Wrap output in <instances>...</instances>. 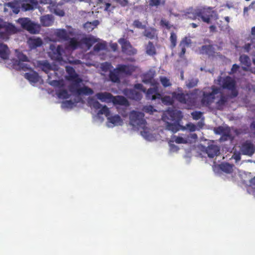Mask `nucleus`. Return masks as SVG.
<instances>
[{
    "label": "nucleus",
    "mask_w": 255,
    "mask_h": 255,
    "mask_svg": "<svg viewBox=\"0 0 255 255\" xmlns=\"http://www.w3.org/2000/svg\"><path fill=\"white\" fill-rule=\"evenodd\" d=\"M96 97L102 102H112L115 105L125 106L129 105L128 100L125 97L122 96H114L112 94L107 92L98 93L96 94Z\"/></svg>",
    "instance_id": "obj_1"
},
{
    "label": "nucleus",
    "mask_w": 255,
    "mask_h": 255,
    "mask_svg": "<svg viewBox=\"0 0 255 255\" xmlns=\"http://www.w3.org/2000/svg\"><path fill=\"white\" fill-rule=\"evenodd\" d=\"M158 83L153 85V87L149 88L147 90L144 88L142 84L138 83L134 84L133 87L135 89L140 90L145 93L146 99L148 100L155 101L160 100L161 98V94L159 92Z\"/></svg>",
    "instance_id": "obj_2"
},
{
    "label": "nucleus",
    "mask_w": 255,
    "mask_h": 255,
    "mask_svg": "<svg viewBox=\"0 0 255 255\" xmlns=\"http://www.w3.org/2000/svg\"><path fill=\"white\" fill-rule=\"evenodd\" d=\"M211 89V91L205 90L202 92L200 102L203 106L210 107L215 100L216 95L220 93V88L215 86H212Z\"/></svg>",
    "instance_id": "obj_3"
},
{
    "label": "nucleus",
    "mask_w": 255,
    "mask_h": 255,
    "mask_svg": "<svg viewBox=\"0 0 255 255\" xmlns=\"http://www.w3.org/2000/svg\"><path fill=\"white\" fill-rule=\"evenodd\" d=\"M144 114L140 112L132 111L129 114V123L133 127L138 129L146 128V122L144 119Z\"/></svg>",
    "instance_id": "obj_4"
},
{
    "label": "nucleus",
    "mask_w": 255,
    "mask_h": 255,
    "mask_svg": "<svg viewBox=\"0 0 255 255\" xmlns=\"http://www.w3.org/2000/svg\"><path fill=\"white\" fill-rule=\"evenodd\" d=\"M180 93L173 92L172 96L174 100H177L182 104H186L188 106H192L195 103L194 94L192 93H184L182 92V88L177 89Z\"/></svg>",
    "instance_id": "obj_5"
},
{
    "label": "nucleus",
    "mask_w": 255,
    "mask_h": 255,
    "mask_svg": "<svg viewBox=\"0 0 255 255\" xmlns=\"http://www.w3.org/2000/svg\"><path fill=\"white\" fill-rule=\"evenodd\" d=\"M21 26L30 33L36 34L39 32L40 26L32 22L28 18H20L17 20Z\"/></svg>",
    "instance_id": "obj_6"
},
{
    "label": "nucleus",
    "mask_w": 255,
    "mask_h": 255,
    "mask_svg": "<svg viewBox=\"0 0 255 255\" xmlns=\"http://www.w3.org/2000/svg\"><path fill=\"white\" fill-rule=\"evenodd\" d=\"M121 46L122 51L128 56H132L137 53V50L130 44L129 40L125 38H121L118 40Z\"/></svg>",
    "instance_id": "obj_7"
},
{
    "label": "nucleus",
    "mask_w": 255,
    "mask_h": 255,
    "mask_svg": "<svg viewBox=\"0 0 255 255\" xmlns=\"http://www.w3.org/2000/svg\"><path fill=\"white\" fill-rule=\"evenodd\" d=\"M221 86L223 89L231 91L233 97H236L238 96L236 82L231 77L227 76L224 78L222 81Z\"/></svg>",
    "instance_id": "obj_8"
},
{
    "label": "nucleus",
    "mask_w": 255,
    "mask_h": 255,
    "mask_svg": "<svg viewBox=\"0 0 255 255\" xmlns=\"http://www.w3.org/2000/svg\"><path fill=\"white\" fill-rule=\"evenodd\" d=\"M50 50L49 55L52 59L58 61H62V55L64 53V50L61 45L56 47L54 45L51 44L50 46Z\"/></svg>",
    "instance_id": "obj_9"
},
{
    "label": "nucleus",
    "mask_w": 255,
    "mask_h": 255,
    "mask_svg": "<svg viewBox=\"0 0 255 255\" xmlns=\"http://www.w3.org/2000/svg\"><path fill=\"white\" fill-rule=\"evenodd\" d=\"M240 151L242 154L251 156L255 152V146L251 141L246 140L241 144Z\"/></svg>",
    "instance_id": "obj_10"
},
{
    "label": "nucleus",
    "mask_w": 255,
    "mask_h": 255,
    "mask_svg": "<svg viewBox=\"0 0 255 255\" xmlns=\"http://www.w3.org/2000/svg\"><path fill=\"white\" fill-rule=\"evenodd\" d=\"M17 57L18 60H16L13 62V65L17 67V68L19 70L26 71L29 69V65L22 62L28 61V57L22 53H19Z\"/></svg>",
    "instance_id": "obj_11"
},
{
    "label": "nucleus",
    "mask_w": 255,
    "mask_h": 255,
    "mask_svg": "<svg viewBox=\"0 0 255 255\" xmlns=\"http://www.w3.org/2000/svg\"><path fill=\"white\" fill-rule=\"evenodd\" d=\"M66 70L68 74L67 79L74 82L73 85H76L77 86H78L79 84L82 82V80L76 73L75 69L72 67L68 66L66 67Z\"/></svg>",
    "instance_id": "obj_12"
},
{
    "label": "nucleus",
    "mask_w": 255,
    "mask_h": 255,
    "mask_svg": "<svg viewBox=\"0 0 255 255\" xmlns=\"http://www.w3.org/2000/svg\"><path fill=\"white\" fill-rule=\"evenodd\" d=\"M76 87H77L76 85H70L69 86L70 91L72 93H75L79 95L82 94L85 95H92L94 93L93 90L87 86L78 88H76Z\"/></svg>",
    "instance_id": "obj_13"
},
{
    "label": "nucleus",
    "mask_w": 255,
    "mask_h": 255,
    "mask_svg": "<svg viewBox=\"0 0 255 255\" xmlns=\"http://www.w3.org/2000/svg\"><path fill=\"white\" fill-rule=\"evenodd\" d=\"M136 89H126L124 94L129 99L139 101L141 100L142 95L141 92L136 91Z\"/></svg>",
    "instance_id": "obj_14"
},
{
    "label": "nucleus",
    "mask_w": 255,
    "mask_h": 255,
    "mask_svg": "<svg viewBox=\"0 0 255 255\" xmlns=\"http://www.w3.org/2000/svg\"><path fill=\"white\" fill-rule=\"evenodd\" d=\"M198 18H201L202 20L207 23H210V19L212 16L210 10L206 8H203L197 9Z\"/></svg>",
    "instance_id": "obj_15"
},
{
    "label": "nucleus",
    "mask_w": 255,
    "mask_h": 255,
    "mask_svg": "<svg viewBox=\"0 0 255 255\" xmlns=\"http://www.w3.org/2000/svg\"><path fill=\"white\" fill-rule=\"evenodd\" d=\"M21 8L24 11L33 10L38 5L37 0H22L21 2Z\"/></svg>",
    "instance_id": "obj_16"
},
{
    "label": "nucleus",
    "mask_w": 255,
    "mask_h": 255,
    "mask_svg": "<svg viewBox=\"0 0 255 255\" xmlns=\"http://www.w3.org/2000/svg\"><path fill=\"white\" fill-rule=\"evenodd\" d=\"M116 70H118L120 73L130 75L134 71V68L131 65L120 64L116 68Z\"/></svg>",
    "instance_id": "obj_17"
},
{
    "label": "nucleus",
    "mask_w": 255,
    "mask_h": 255,
    "mask_svg": "<svg viewBox=\"0 0 255 255\" xmlns=\"http://www.w3.org/2000/svg\"><path fill=\"white\" fill-rule=\"evenodd\" d=\"M165 122L166 128L173 133L177 132L180 129L184 130L186 128V127L181 126L177 122L173 123H171L166 121Z\"/></svg>",
    "instance_id": "obj_18"
},
{
    "label": "nucleus",
    "mask_w": 255,
    "mask_h": 255,
    "mask_svg": "<svg viewBox=\"0 0 255 255\" xmlns=\"http://www.w3.org/2000/svg\"><path fill=\"white\" fill-rule=\"evenodd\" d=\"M27 42L30 49H36V48L41 46L43 44V41L41 38L39 37H30L28 39Z\"/></svg>",
    "instance_id": "obj_19"
},
{
    "label": "nucleus",
    "mask_w": 255,
    "mask_h": 255,
    "mask_svg": "<svg viewBox=\"0 0 255 255\" xmlns=\"http://www.w3.org/2000/svg\"><path fill=\"white\" fill-rule=\"evenodd\" d=\"M24 77L31 83H36L39 82L40 80V77L38 73L33 70H31L29 72L25 73L24 75Z\"/></svg>",
    "instance_id": "obj_20"
},
{
    "label": "nucleus",
    "mask_w": 255,
    "mask_h": 255,
    "mask_svg": "<svg viewBox=\"0 0 255 255\" xmlns=\"http://www.w3.org/2000/svg\"><path fill=\"white\" fill-rule=\"evenodd\" d=\"M206 152L210 158L217 156L220 153V149L217 145L211 144L206 149Z\"/></svg>",
    "instance_id": "obj_21"
},
{
    "label": "nucleus",
    "mask_w": 255,
    "mask_h": 255,
    "mask_svg": "<svg viewBox=\"0 0 255 255\" xmlns=\"http://www.w3.org/2000/svg\"><path fill=\"white\" fill-rule=\"evenodd\" d=\"M180 114V111H177L173 110H168L163 116L162 119L164 121H165L166 119H170L171 121H173L179 118Z\"/></svg>",
    "instance_id": "obj_22"
},
{
    "label": "nucleus",
    "mask_w": 255,
    "mask_h": 255,
    "mask_svg": "<svg viewBox=\"0 0 255 255\" xmlns=\"http://www.w3.org/2000/svg\"><path fill=\"white\" fill-rule=\"evenodd\" d=\"M155 73L151 71L147 72L143 75L142 82L145 84H150L154 85L157 83L154 80Z\"/></svg>",
    "instance_id": "obj_23"
},
{
    "label": "nucleus",
    "mask_w": 255,
    "mask_h": 255,
    "mask_svg": "<svg viewBox=\"0 0 255 255\" xmlns=\"http://www.w3.org/2000/svg\"><path fill=\"white\" fill-rule=\"evenodd\" d=\"M40 20L43 26H50L54 22V17L51 14L42 15L40 17Z\"/></svg>",
    "instance_id": "obj_24"
},
{
    "label": "nucleus",
    "mask_w": 255,
    "mask_h": 255,
    "mask_svg": "<svg viewBox=\"0 0 255 255\" xmlns=\"http://www.w3.org/2000/svg\"><path fill=\"white\" fill-rule=\"evenodd\" d=\"M228 97L222 94L219 99L215 103V109L217 110L222 111L228 102Z\"/></svg>",
    "instance_id": "obj_25"
},
{
    "label": "nucleus",
    "mask_w": 255,
    "mask_h": 255,
    "mask_svg": "<svg viewBox=\"0 0 255 255\" xmlns=\"http://www.w3.org/2000/svg\"><path fill=\"white\" fill-rule=\"evenodd\" d=\"M143 35L150 39L157 38V33L156 29L153 27H148L144 30Z\"/></svg>",
    "instance_id": "obj_26"
},
{
    "label": "nucleus",
    "mask_w": 255,
    "mask_h": 255,
    "mask_svg": "<svg viewBox=\"0 0 255 255\" xmlns=\"http://www.w3.org/2000/svg\"><path fill=\"white\" fill-rule=\"evenodd\" d=\"M98 40L92 35L83 37L81 39V43L85 44L88 48H90Z\"/></svg>",
    "instance_id": "obj_27"
},
{
    "label": "nucleus",
    "mask_w": 255,
    "mask_h": 255,
    "mask_svg": "<svg viewBox=\"0 0 255 255\" xmlns=\"http://www.w3.org/2000/svg\"><path fill=\"white\" fill-rule=\"evenodd\" d=\"M201 54H206L209 56H214L215 54L214 48L212 45H203L200 49Z\"/></svg>",
    "instance_id": "obj_28"
},
{
    "label": "nucleus",
    "mask_w": 255,
    "mask_h": 255,
    "mask_svg": "<svg viewBox=\"0 0 255 255\" xmlns=\"http://www.w3.org/2000/svg\"><path fill=\"white\" fill-rule=\"evenodd\" d=\"M9 50L5 44H0V57L3 59H7L9 57Z\"/></svg>",
    "instance_id": "obj_29"
},
{
    "label": "nucleus",
    "mask_w": 255,
    "mask_h": 255,
    "mask_svg": "<svg viewBox=\"0 0 255 255\" xmlns=\"http://www.w3.org/2000/svg\"><path fill=\"white\" fill-rule=\"evenodd\" d=\"M55 35L60 39L67 41L69 39V35L64 29H59L55 32Z\"/></svg>",
    "instance_id": "obj_30"
},
{
    "label": "nucleus",
    "mask_w": 255,
    "mask_h": 255,
    "mask_svg": "<svg viewBox=\"0 0 255 255\" xmlns=\"http://www.w3.org/2000/svg\"><path fill=\"white\" fill-rule=\"evenodd\" d=\"M108 120L110 123L115 126L122 125L123 123V120L118 115L108 117Z\"/></svg>",
    "instance_id": "obj_31"
},
{
    "label": "nucleus",
    "mask_w": 255,
    "mask_h": 255,
    "mask_svg": "<svg viewBox=\"0 0 255 255\" xmlns=\"http://www.w3.org/2000/svg\"><path fill=\"white\" fill-rule=\"evenodd\" d=\"M120 72L118 70H116V68L113 71H110L109 73V78L110 80L114 83L120 82Z\"/></svg>",
    "instance_id": "obj_32"
},
{
    "label": "nucleus",
    "mask_w": 255,
    "mask_h": 255,
    "mask_svg": "<svg viewBox=\"0 0 255 255\" xmlns=\"http://www.w3.org/2000/svg\"><path fill=\"white\" fill-rule=\"evenodd\" d=\"M145 50L146 54L149 55L153 56L156 53V48L153 43L151 41H149L145 46Z\"/></svg>",
    "instance_id": "obj_33"
},
{
    "label": "nucleus",
    "mask_w": 255,
    "mask_h": 255,
    "mask_svg": "<svg viewBox=\"0 0 255 255\" xmlns=\"http://www.w3.org/2000/svg\"><path fill=\"white\" fill-rule=\"evenodd\" d=\"M99 24L97 20H94L93 22H87L84 24V28L88 31H91Z\"/></svg>",
    "instance_id": "obj_34"
},
{
    "label": "nucleus",
    "mask_w": 255,
    "mask_h": 255,
    "mask_svg": "<svg viewBox=\"0 0 255 255\" xmlns=\"http://www.w3.org/2000/svg\"><path fill=\"white\" fill-rule=\"evenodd\" d=\"M233 166L229 163H222L220 165L221 170L227 173H230L233 171Z\"/></svg>",
    "instance_id": "obj_35"
},
{
    "label": "nucleus",
    "mask_w": 255,
    "mask_h": 255,
    "mask_svg": "<svg viewBox=\"0 0 255 255\" xmlns=\"http://www.w3.org/2000/svg\"><path fill=\"white\" fill-rule=\"evenodd\" d=\"M161 100L162 102L165 105L167 106H171L174 104V99L172 96V97L169 96H165L161 98L160 99Z\"/></svg>",
    "instance_id": "obj_36"
},
{
    "label": "nucleus",
    "mask_w": 255,
    "mask_h": 255,
    "mask_svg": "<svg viewBox=\"0 0 255 255\" xmlns=\"http://www.w3.org/2000/svg\"><path fill=\"white\" fill-rule=\"evenodd\" d=\"M184 17L186 19H190L192 20H195L198 18L197 9L193 11L187 12L184 14Z\"/></svg>",
    "instance_id": "obj_37"
},
{
    "label": "nucleus",
    "mask_w": 255,
    "mask_h": 255,
    "mask_svg": "<svg viewBox=\"0 0 255 255\" xmlns=\"http://www.w3.org/2000/svg\"><path fill=\"white\" fill-rule=\"evenodd\" d=\"M165 4V0H150L149 5L150 7H158L160 5H164Z\"/></svg>",
    "instance_id": "obj_38"
},
{
    "label": "nucleus",
    "mask_w": 255,
    "mask_h": 255,
    "mask_svg": "<svg viewBox=\"0 0 255 255\" xmlns=\"http://www.w3.org/2000/svg\"><path fill=\"white\" fill-rule=\"evenodd\" d=\"M240 60L241 63L247 67L251 65V60L249 57L246 55H243L240 57Z\"/></svg>",
    "instance_id": "obj_39"
},
{
    "label": "nucleus",
    "mask_w": 255,
    "mask_h": 255,
    "mask_svg": "<svg viewBox=\"0 0 255 255\" xmlns=\"http://www.w3.org/2000/svg\"><path fill=\"white\" fill-rule=\"evenodd\" d=\"M4 30L9 35L14 34L17 32L16 28L13 25L10 23L5 26Z\"/></svg>",
    "instance_id": "obj_40"
},
{
    "label": "nucleus",
    "mask_w": 255,
    "mask_h": 255,
    "mask_svg": "<svg viewBox=\"0 0 255 255\" xmlns=\"http://www.w3.org/2000/svg\"><path fill=\"white\" fill-rule=\"evenodd\" d=\"M232 138L230 130L228 128L221 134L220 138L221 141H225Z\"/></svg>",
    "instance_id": "obj_41"
},
{
    "label": "nucleus",
    "mask_w": 255,
    "mask_h": 255,
    "mask_svg": "<svg viewBox=\"0 0 255 255\" xmlns=\"http://www.w3.org/2000/svg\"><path fill=\"white\" fill-rule=\"evenodd\" d=\"M39 66L42 70L46 73L51 69V66L47 61L40 62L39 63Z\"/></svg>",
    "instance_id": "obj_42"
},
{
    "label": "nucleus",
    "mask_w": 255,
    "mask_h": 255,
    "mask_svg": "<svg viewBox=\"0 0 255 255\" xmlns=\"http://www.w3.org/2000/svg\"><path fill=\"white\" fill-rule=\"evenodd\" d=\"M160 81L163 87L166 88L170 87L172 85L170 80L165 76L160 77Z\"/></svg>",
    "instance_id": "obj_43"
},
{
    "label": "nucleus",
    "mask_w": 255,
    "mask_h": 255,
    "mask_svg": "<svg viewBox=\"0 0 255 255\" xmlns=\"http://www.w3.org/2000/svg\"><path fill=\"white\" fill-rule=\"evenodd\" d=\"M177 35L174 32H171L170 36V41L171 42L170 48L173 49L175 47L177 44Z\"/></svg>",
    "instance_id": "obj_44"
},
{
    "label": "nucleus",
    "mask_w": 255,
    "mask_h": 255,
    "mask_svg": "<svg viewBox=\"0 0 255 255\" xmlns=\"http://www.w3.org/2000/svg\"><path fill=\"white\" fill-rule=\"evenodd\" d=\"M80 46V43L75 38H71L69 42V46L73 50L77 49Z\"/></svg>",
    "instance_id": "obj_45"
},
{
    "label": "nucleus",
    "mask_w": 255,
    "mask_h": 255,
    "mask_svg": "<svg viewBox=\"0 0 255 255\" xmlns=\"http://www.w3.org/2000/svg\"><path fill=\"white\" fill-rule=\"evenodd\" d=\"M170 141L175 142L176 143H186L187 142L186 140L184 139L183 137L174 135L172 137Z\"/></svg>",
    "instance_id": "obj_46"
},
{
    "label": "nucleus",
    "mask_w": 255,
    "mask_h": 255,
    "mask_svg": "<svg viewBox=\"0 0 255 255\" xmlns=\"http://www.w3.org/2000/svg\"><path fill=\"white\" fill-rule=\"evenodd\" d=\"M98 115H105L106 117H108L110 114L109 109L106 105L102 107L98 113Z\"/></svg>",
    "instance_id": "obj_47"
},
{
    "label": "nucleus",
    "mask_w": 255,
    "mask_h": 255,
    "mask_svg": "<svg viewBox=\"0 0 255 255\" xmlns=\"http://www.w3.org/2000/svg\"><path fill=\"white\" fill-rule=\"evenodd\" d=\"M57 96L59 98L68 99L69 97V95L68 91L65 89H62L59 90L57 93Z\"/></svg>",
    "instance_id": "obj_48"
},
{
    "label": "nucleus",
    "mask_w": 255,
    "mask_h": 255,
    "mask_svg": "<svg viewBox=\"0 0 255 255\" xmlns=\"http://www.w3.org/2000/svg\"><path fill=\"white\" fill-rule=\"evenodd\" d=\"M101 68L103 71L106 72L112 68V65L111 63L105 62L101 64Z\"/></svg>",
    "instance_id": "obj_49"
},
{
    "label": "nucleus",
    "mask_w": 255,
    "mask_h": 255,
    "mask_svg": "<svg viewBox=\"0 0 255 255\" xmlns=\"http://www.w3.org/2000/svg\"><path fill=\"white\" fill-rule=\"evenodd\" d=\"M160 24L162 27H165L167 29H169L172 27L169 22L165 19L162 18L160 21Z\"/></svg>",
    "instance_id": "obj_50"
},
{
    "label": "nucleus",
    "mask_w": 255,
    "mask_h": 255,
    "mask_svg": "<svg viewBox=\"0 0 255 255\" xmlns=\"http://www.w3.org/2000/svg\"><path fill=\"white\" fill-rule=\"evenodd\" d=\"M106 47V44L103 43H98L94 47V50L95 51H99L103 50Z\"/></svg>",
    "instance_id": "obj_51"
},
{
    "label": "nucleus",
    "mask_w": 255,
    "mask_h": 255,
    "mask_svg": "<svg viewBox=\"0 0 255 255\" xmlns=\"http://www.w3.org/2000/svg\"><path fill=\"white\" fill-rule=\"evenodd\" d=\"M198 82V80L197 79H192L189 80L186 85L188 88H192L195 87L197 85Z\"/></svg>",
    "instance_id": "obj_52"
},
{
    "label": "nucleus",
    "mask_w": 255,
    "mask_h": 255,
    "mask_svg": "<svg viewBox=\"0 0 255 255\" xmlns=\"http://www.w3.org/2000/svg\"><path fill=\"white\" fill-rule=\"evenodd\" d=\"M191 43V40L187 38V37H184L182 40L180 41L179 46H183L185 45L186 46H189V44Z\"/></svg>",
    "instance_id": "obj_53"
},
{
    "label": "nucleus",
    "mask_w": 255,
    "mask_h": 255,
    "mask_svg": "<svg viewBox=\"0 0 255 255\" xmlns=\"http://www.w3.org/2000/svg\"><path fill=\"white\" fill-rule=\"evenodd\" d=\"M228 128H225L222 126H219L215 129L214 131L216 134L221 135Z\"/></svg>",
    "instance_id": "obj_54"
},
{
    "label": "nucleus",
    "mask_w": 255,
    "mask_h": 255,
    "mask_svg": "<svg viewBox=\"0 0 255 255\" xmlns=\"http://www.w3.org/2000/svg\"><path fill=\"white\" fill-rule=\"evenodd\" d=\"M191 115L192 116V118L195 120H198L200 119L201 118V116L202 115V113L199 111V112H193L191 113Z\"/></svg>",
    "instance_id": "obj_55"
},
{
    "label": "nucleus",
    "mask_w": 255,
    "mask_h": 255,
    "mask_svg": "<svg viewBox=\"0 0 255 255\" xmlns=\"http://www.w3.org/2000/svg\"><path fill=\"white\" fill-rule=\"evenodd\" d=\"M133 25L135 27L142 29L145 28V27L139 20H135L133 22Z\"/></svg>",
    "instance_id": "obj_56"
},
{
    "label": "nucleus",
    "mask_w": 255,
    "mask_h": 255,
    "mask_svg": "<svg viewBox=\"0 0 255 255\" xmlns=\"http://www.w3.org/2000/svg\"><path fill=\"white\" fill-rule=\"evenodd\" d=\"M73 105L74 103L71 100H69L63 102L62 106L63 108H71Z\"/></svg>",
    "instance_id": "obj_57"
},
{
    "label": "nucleus",
    "mask_w": 255,
    "mask_h": 255,
    "mask_svg": "<svg viewBox=\"0 0 255 255\" xmlns=\"http://www.w3.org/2000/svg\"><path fill=\"white\" fill-rule=\"evenodd\" d=\"M143 111L147 113L151 114L153 111V108L152 106H146L143 108Z\"/></svg>",
    "instance_id": "obj_58"
},
{
    "label": "nucleus",
    "mask_w": 255,
    "mask_h": 255,
    "mask_svg": "<svg viewBox=\"0 0 255 255\" xmlns=\"http://www.w3.org/2000/svg\"><path fill=\"white\" fill-rule=\"evenodd\" d=\"M186 127L188 128V129L191 132L194 131L196 129V126L192 123L187 124L186 125Z\"/></svg>",
    "instance_id": "obj_59"
},
{
    "label": "nucleus",
    "mask_w": 255,
    "mask_h": 255,
    "mask_svg": "<svg viewBox=\"0 0 255 255\" xmlns=\"http://www.w3.org/2000/svg\"><path fill=\"white\" fill-rule=\"evenodd\" d=\"M9 35L4 30V31L0 32V37L3 39H7L9 38Z\"/></svg>",
    "instance_id": "obj_60"
},
{
    "label": "nucleus",
    "mask_w": 255,
    "mask_h": 255,
    "mask_svg": "<svg viewBox=\"0 0 255 255\" xmlns=\"http://www.w3.org/2000/svg\"><path fill=\"white\" fill-rule=\"evenodd\" d=\"M92 106L95 109H99L102 107V105L97 101H94L92 103Z\"/></svg>",
    "instance_id": "obj_61"
},
{
    "label": "nucleus",
    "mask_w": 255,
    "mask_h": 255,
    "mask_svg": "<svg viewBox=\"0 0 255 255\" xmlns=\"http://www.w3.org/2000/svg\"><path fill=\"white\" fill-rule=\"evenodd\" d=\"M180 46L181 47V51L179 53V56L180 57L182 58L186 52V46H185V45Z\"/></svg>",
    "instance_id": "obj_62"
},
{
    "label": "nucleus",
    "mask_w": 255,
    "mask_h": 255,
    "mask_svg": "<svg viewBox=\"0 0 255 255\" xmlns=\"http://www.w3.org/2000/svg\"><path fill=\"white\" fill-rule=\"evenodd\" d=\"M239 66L236 64H233L232 68L231 69V72L230 73H236L239 68Z\"/></svg>",
    "instance_id": "obj_63"
},
{
    "label": "nucleus",
    "mask_w": 255,
    "mask_h": 255,
    "mask_svg": "<svg viewBox=\"0 0 255 255\" xmlns=\"http://www.w3.org/2000/svg\"><path fill=\"white\" fill-rule=\"evenodd\" d=\"M117 2L120 4L122 6H125L128 4V0H117Z\"/></svg>",
    "instance_id": "obj_64"
}]
</instances>
